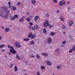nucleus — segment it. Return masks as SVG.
I'll use <instances>...</instances> for the list:
<instances>
[{"mask_svg": "<svg viewBox=\"0 0 75 75\" xmlns=\"http://www.w3.org/2000/svg\"><path fill=\"white\" fill-rule=\"evenodd\" d=\"M4 46H5V45H3V44L1 45H0V48H3L4 47Z\"/></svg>", "mask_w": 75, "mask_h": 75, "instance_id": "obj_31", "label": "nucleus"}, {"mask_svg": "<svg viewBox=\"0 0 75 75\" xmlns=\"http://www.w3.org/2000/svg\"><path fill=\"white\" fill-rule=\"evenodd\" d=\"M19 44V43L18 42H15V45L16 47Z\"/></svg>", "mask_w": 75, "mask_h": 75, "instance_id": "obj_19", "label": "nucleus"}, {"mask_svg": "<svg viewBox=\"0 0 75 75\" xmlns=\"http://www.w3.org/2000/svg\"><path fill=\"white\" fill-rule=\"evenodd\" d=\"M55 33H52V32H51L50 33V35L51 36H54L55 35Z\"/></svg>", "mask_w": 75, "mask_h": 75, "instance_id": "obj_15", "label": "nucleus"}, {"mask_svg": "<svg viewBox=\"0 0 75 75\" xmlns=\"http://www.w3.org/2000/svg\"><path fill=\"white\" fill-rule=\"evenodd\" d=\"M31 2L33 4L35 5V4H36V1L35 0H32Z\"/></svg>", "mask_w": 75, "mask_h": 75, "instance_id": "obj_10", "label": "nucleus"}, {"mask_svg": "<svg viewBox=\"0 0 75 75\" xmlns=\"http://www.w3.org/2000/svg\"><path fill=\"white\" fill-rule=\"evenodd\" d=\"M5 31L6 33L8 32L9 31V28H6L5 29Z\"/></svg>", "mask_w": 75, "mask_h": 75, "instance_id": "obj_16", "label": "nucleus"}, {"mask_svg": "<svg viewBox=\"0 0 75 75\" xmlns=\"http://www.w3.org/2000/svg\"><path fill=\"white\" fill-rule=\"evenodd\" d=\"M20 4V2H18L17 4V6H19Z\"/></svg>", "mask_w": 75, "mask_h": 75, "instance_id": "obj_47", "label": "nucleus"}, {"mask_svg": "<svg viewBox=\"0 0 75 75\" xmlns=\"http://www.w3.org/2000/svg\"><path fill=\"white\" fill-rule=\"evenodd\" d=\"M8 48H9L10 49H13L14 47H13L10 45H8Z\"/></svg>", "mask_w": 75, "mask_h": 75, "instance_id": "obj_17", "label": "nucleus"}, {"mask_svg": "<svg viewBox=\"0 0 75 75\" xmlns=\"http://www.w3.org/2000/svg\"><path fill=\"white\" fill-rule=\"evenodd\" d=\"M66 42L65 41H64L63 42H62V43L63 44H65V43H66Z\"/></svg>", "mask_w": 75, "mask_h": 75, "instance_id": "obj_44", "label": "nucleus"}, {"mask_svg": "<svg viewBox=\"0 0 75 75\" xmlns=\"http://www.w3.org/2000/svg\"><path fill=\"white\" fill-rule=\"evenodd\" d=\"M8 15L6 13V14L5 15V18H7L8 17Z\"/></svg>", "mask_w": 75, "mask_h": 75, "instance_id": "obj_30", "label": "nucleus"}, {"mask_svg": "<svg viewBox=\"0 0 75 75\" xmlns=\"http://www.w3.org/2000/svg\"><path fill=\"white\" fill-rule=\"evenodd\" d=\"M46 63H47V65H52V64L50 61H46Z\"/></svg>", "mask_w": 75, "mask_h": 75, "instance_id": "obj_9", "label": "nucleus"}, {"mask_svg": "<svg viewBox=\"0 0 75 75\" xmlns=\"http://www.w3.org/2000/svg\"><path fill=\"white\" fill-rule=\"evenodd\" d=\"M39 28V26H38L37 25H35L34 26H33L32 27V29L33 30L35 31V30H38Z\"/></svg>", "mask_w": 75, "mask_h": 75, "instance_id": "obj_3", "label": "nucleus"}, {"mask_svg": "<svg viewBox=\"0 0 75 75\" xmlns=\"http://www.w3.org/2000/svg\"><path fill=\"white\" fill-rule=\"evenodd\" d=\"M18 48H20L21 47V45L19 43L17 46H16Z\"/></svg>", "mask_w": 75, "mask_h": 75, "instance_id": "obj_35", "label": "nucleus"}, {"mask_svg": "<svg viewBox=\"0 0 75 75\" xmlns=\"http://www.w3.org/2000/svg\"><path fill=\"white\" fill-rule=\"evenodd\" d=\"M2 39V37L1 36H0V41Z\"/></svg>", "mask_w": 75, "mask_h": 75, "instance_id": "obj_52", "label": "nucleus"}, {"mask_svg": "<svg viewBox=\"0 0 75 75\" xmlns=\"http://www.w3.org/2000/svg\"><path fill=\"white\" fill-rule=\"evenodd\" d=\"M4 26H2V27L1 28L2 29H4Z\"/></svg>", "mask_w": 75, "mask_h": 75, "instance_id": "obj_54", "label": "nucleus"}, {"mask_svg": "<svg viewBox=\"0 0 75 75\" xmlns=\"http://www.w3.org/2000/svg\"><path fill=\"white\" fill-rule=\"evenodd\" d=\"M67 4H70V2H69V1L67 2Z\"/></svg>", "mask_w": 75, "mask_h": 75, "instance_id": "obj_58", "label": "nucleus"}, {"mask_svg": "<svg viewBox=\"0 0 75 75\" xmlns=\"http://www.w3.org/2000/svg\"><path fill=\"white\" fill-rule=\"evenodd\" d=\"M30 44L31 45H34V41L32 40L30 42Z\"/></svg>", "mask_w": 75, "mask_h": 75, "instance_id": "obj_14", "label": "nucleus"}, {"mask_svg": "<svg viewBox=\"0 0 75 75\" xmlns=\"http://www.w3.org/2000/svg\"><path fill=\"white\" fill-rule=\"evenodd\" d=\"M3 12H4L3 10H0V16L1 17H3L4 16L2 15V14H3Z\"/></svg>", "mask_w": 75, "mask_h": 75, "instance_id": "obj_8", "label": "nucleus"}, {"mask_svg": "<svg viewBox=\"0 0 75 75\" xmlns=\"http://www.w3.org/2000/svg\"><path fill=\"white\" fill-rule=\"evenodd\" d=\"M72 24H73V22L72 21L69 22V25L70 26H71Z\"/></svg>", "mask_w": 75, "mask_h": 75, "instance_id": "obj_23", "label": "nucleus"}, {"mask_svg": "<svg viewBox=\"0 0 75 75\" xmlns=\"http://www.w3.org/2000/svg\"><path fill=\"white\" fill-rule=\"evenodd\" d=\"M47 42L48 44H51L52 42V39L51 38H49L47 40Z\"/></svg>", "mask_w": 75, "mask_h": 75, "instance_id": "obj_7", "label": "nucleus"}, {"mask_svg": "<svg viewBox=\"0 0 75 75\" xmlns=\"http://www.w3.org/2000/svg\"><path fill=\"white\" fill-rule=\"evenodd\" d=\"M38 57H40V56L39 55H38V54H37L36 55V57H38Z\"/></svg>", "mask_w": 75, "mask_h": 75, "instance_id": "obj_60", "label": "nucleus"}, {"mask_svg": "<svg viewBox=\"0 0 75 75\" xmlns=\"http://www.w3.org/2000/svg\"><path fill=\"white\" fill-rule=\"evenodd\" d=\"M19 21H20V22H23L24 20L22 19H19Z\"/></svg>", "mask_w": 75, "mask_h": 75, "instance_id": "obj_38", "label": "nucleus"}, {"mask_svg": "<svg viewBox=\"0 0 75 75\" xmlns=\"http://www.w3.org/2000/svg\"><path fill=\"white\" fill-rule=\"evenodd\" d=\"M45 17H50V15L48 14H46Z\"/></svg>", "mask_w": 75, "mask_h": 75, "instance_id": "obj_36", "label": "nucleus"}, {"mask_svg": "<svg viewBox=\"0 0 75 75\" xmlns=\"http://www.w3.org/2000/svg\"><path fill=\"white\" fill-rule=\"evenodd\" d=\"M27 16H29V15H30V13L28 12L27 13Z\"/></svg>", "mask_w": 75, "mask_h": 75, "instance_id": "obj_46", "label": "nucleus"}, {"mask_svg": "<svg viewBox=\"0 0 75 75\" xmlns=\"http://www.w3.org/2000/svg\"><path fill=\"white\" fill-rule=\"evenodd\" d=\"M39 18V16H36L35 17V21H37V20Z\"/></svg>", "mask_w": 75, "mask_h": 75, "instance_id": "obj_11", "label": "nucleus"}, {"mask_svg": "<svg viewBox=\"0 0 75 75\" xmlns=\"http://www.w3.org/2000/svg\"><path fill=\"white\" fill-rule=\"evenodd\" d=\"M10 18L11 20H14V17H13V16H11L10 17Z\"/></svg>", "mask_w": 75, "mask_h": 75, "instance_id": "obj_22", "label": "nucleus"}, {"mask_svg": "<svg viewBox=\"0 0 75 75\" xmlns=\"http://www.w3.org/2000/svg\"><path fill=\"white\" fill-rule=\"evenodd\" d=\"M8 5H11V2H9L8 3Z\"/></svg>", "mask_w": 75, "mask_h": 75, "instance_id": "obj_49", "label": "nucleus"}, {"mask_svg": "<svg viewBox=\"0 0 75 75\" xmlns=\"http://www.w3.org/2000/svg\"><path fill=\"white\" fill-rule=\"evenodd\" d=\"M37 58L38 59H39V58H40V57H37Z\"/></svg>", "mask_w": 75, "mask_h": 75, "instance_id": "obj_55", "label": "nucleus"}, {"mask_svg": "<svg viewBox=\"0 0 75 75\" xmlns=\"http://www.w3.org/2000/svg\"><path fill=\"white\" fill-rule=\"evenodd\" d=\"M0 10H4L5 11H6L7 10V8L5 6H2V8H0Z\"/></svg>", "mask_w": 75, "mask_h": 75, "instance_id": "obj_6", "label": "nucleus"}, {"mask_svg": "<svg viewBox=\"0 0 75 75\" xmlns=\"http://www.w3.org/2000/svg\"><path fill=\"white\" fill-rule=\"evenodd\" d=\"M37 75H40V73L38 71L37 72Z\"/></svg>", "mask_w": 75, "mask_h": 75, "instance_id": "obj_45", "label": "nucleus"}, {"mask_svg": "<svg viewBox=\"0 0 75 75\" xmlns=\"http://www.w3.org/2000/svg\"><path fill=\"white\" fill-rule=\"evenodd\" d=\"M2 51H4V49H2Z\"/></svg>", "mask_w": 75, "mask_h": 75, "instance_id": "obj_63", "label": "nucleus"}, {"mask_svg": "<svg viewBox=\"0 0 75 75\" xmlns=\"http://www.w3.org/2000/svg\"><path fill=\"white\" fill-rule=\"evenodd\" d=\"M25 63L26 65H27V62H25Z\"/></svg>", "mask_w": 75, "mask_h": 75, "instance_id": "obj_56", "label": "nucleus"}, {"mask_svg": "<svg viewBox=\"0 0 75 75\" xmlns=\"http://www.w3.org/2000/svg\"><path fill=\"white\" fill-rule=\"evenodd\" d=\"M67 10H71V9L70 8V7H68Z\"/></svg>", "mask_w": 75, "mask_h": 75, "instance_id": "obj_51", "label": "nucleus"}, {"mask_svg": "<svg viewBox=\"0 0 75 75\" xmlns=\"http://www.w3.org/2000/svg\"><path fill=\"white\" fill-rule=\"evenodd\" d=\"M26 20L28 22H30V19L29 18H27Z\"/></svg>", "mask_w": 75, "mask_h": 75, "instance_id": "obj_25", "label": "nucleus"}, {"mask_svg": "<svg viewBox=\"0 0 75 75\" xmlns=\"http://www.w3.org/2000/svg\"><path fill=\"white\" fill-rule=\"evenodd\" d=\"M40 68L41 69H45V67L44 66H41Z\"/></svg>", "mask_w": 75, "mask_h": 75, "instance_id": "obj_32", "label": "nucleus"}, {"mask_svg": "<svg viewBox=\"0 0 75 75\" xmlns=\"http://www.w3.org/2000/svg\"><path fill=\"white\" fill-rule=\"evenodd\" d=\"M72 49L73 50L75 51V46H74L73 47Z\"/></svg>", "mask_w": 75, "mask_h": 75, "instance_id": "obj_42", "label": "nucleus"}, {"mask_svg": "<svg viewBox=\"0 0 75 75\" xmlns=\"http://www.w3.org/2000/svg\"><path fill=\"white\" fill-rule=\"evenodd\" d=\"M18 16L17 15H15L14 16V18L15 19H16L17 18H18Z\"/></svg>", "mask_w": 75, "mask_h": 75, "instance_id": "obj_21", "label": "nucleus"}, {"mask_svg": "<svg viewBox=\"0 0 75 75\" xmlns=\"http://www.w3.org/2000/svg\"><path fill=\"white\" fill-rule=\"evenodd\" d=\"M10 68H12V65L10 66Z\"/></svg>", "mask_w": 75, "mask_h": 75, "instance_id": "obj_59", "label": "nucleus"}, {"mask_svg": "<svg viewBox=\"0 0 75 75\" xmlns=\"http://www.w3.org/2000/svg\"><path fill=\"white\" fill-rule=\"evenodd\" d=\"M43 33L45 34H47V30L46 29H43Z\"/></svg>", "mask_w": 75, "mask_h": 75, "instance_id": "obj_24", "label": "nucleus"}, {"mask_svg": "<svg viewBox=\"0 0 75 75\" xmlns=\"http://www.w3.org/2000/svg\"><path fill=\"white\" fill-rule=\"evenodd\" d=\"M73 39V38H71V40H72Z\"/></svg>", "mask_w": 75, "mask_h": 75, "instance_id": "obj_64", "label": "nucleus"}, {"mask_svg": "<svg viewBox=\"0 0 75 75\" xmlns=\"http://www.w3.org/2000/svg\"><path fill=\"white\" fill-rule=\"evenodd\" d=\"M72 51H73L72 50V49H71L70 50L69 52L71 53L72 52Z\"/></svg>", "mask_w": 75, "mask_h": 75, "instance_id": "obj_41", "label": "nucleus"}, {"mask_svg": "<svg viewBox=\"0 0 75 75\" xmlns=\"http://www.w3.org/2000/svg\"><path fill=\"white\" fill-rule=\"evenodd\" d=\"M14 69H15V71L16 72L17 71V70H18V69L17 68V66H15L14 67Z\"/></svg>", "mask_w": 75, "mask_h": 75, "instance_id": "obj_27", "label": "nucleus"}, {"mask_svg": "<svg viewBox=\"0 0 75 75\" xmlns=\"http://www.w3.org/2000/svg\"><path fill=\"white\" fill-rule=\"evenodd\" d=\"M62 65H59L57 66V68L58 69H61V68H62Z\"/></svg>", "mask_w": 75, "mask_h": 75, "instance_id": "obj_12", "label": "nucleus"}, {"mask_svg": "<svg viewBox=\"0 0 75 75\" xmlns=\"http://www.w3.org/2000/svg\"><path fill=\"white\" fill-rule=\"evenodd\" d=\"M53 2L54 3H57V2H58V0H53Z\"/></svg>", "mask_w": 75, "mask_h": 75, "instance_id": "obj_33", "label": "nucleus"}, {"mask_svg": "<svg viewBox=\"0 0 75 75\" xmlns=\"http://www.w3.org/2000/svg\"><path fill=\"white\" fill-rule=\"evenodd\" d=\"M45 21H46V22L44 23V27H47V26L50 27H49L50 28L53 27L54 25H51V24L49 23V22H48V20H45Z\"/></svg>", "mask_w": 75, "mask_h": 75, "instance_id": "obj_1", "label": "nucleus"}, {"mask_svg": "<svg viewBox=\"0 0 75 75\" xmlns=\"http://www.w3.org/2000/svg\"><path fill=\"white\" fill-rule=\"evenodd\" d=\"M63 34H66V33H65V32H64Z\"/></svg>", "mask_w": 75, "mask_h": 75, "instance_id": "obj_62", "label": "nucleus"}, {"mask_svg": "<svg viewBox=\"0 0 75 75\" xmlns=\"http://www.w3.org/2000/svg\"><path fill=\"white\" fill-rule=\"evenodd\" d=\"M35 35L34 34H33L32 35V32H31L29 34L28 37V38H30L31 39H34L35 38Z\"/></svg>", "mask_w": 75, "mask_h": 75, "instance_id": "obj_2", "label": "nucleus"}, {"mask_svg": "<svg viewBox=\"0 0 75 75\" xmlns=\"http://www.w3.org/2000/svg\"><path fill=\"white\" fill-rule=\"evenodd\" d=\"M65 4V2L64 0H62L61 1H60L59 3V4L60 6H63V4Z\"/></svg>", "mask_w": 75, "mask_h": 75, "instance_id": "obj_4", "label": "nucleus"}, {"mask_svg": "<svg viewBox=\"0 0 75 75\" xmlns=\"http://www.w3.org/2000/svg\"><path fill=\"white\" fill-rule=\"evenodd\" d=\"M29 28L30 29H31V28H32L31 26H30V25H29Z\"/></svg>", "mask_w": 75, "mask_h": 75, "instance_id": "obj_50", "label": "nucleus"}, {"mask_svg": "<svg viewBox=\"0 0 75 75\" xmlns=\"http://www.w3.org/2000/svg\"><path fill=\"white\" fill-rule=\"evenodd\" d=\"M62 28L63 30H65V29H66V27H65V26L64 25H63L62 26Z\"/></svg>", "mask_w": 75, "mask_h": 75, "instance_id": "obj_28", "label": "nucleus"}, {"mask_svg": "<svg viewBox=\"0 0 75 75\" xmlns=\"http://www.w3.org/2000/svg\"><path fill=\"white\" fill-rule=\"evenodd\" d=\"M33 16H29V18H30V19H32V18H33Z\"/></svg>", "mask_w": 75, "mask_h": 75, "instance_id": "obj_39", "label": "nucleus"}, {"mask_svg": "<svg viewBox=\"0 0 75 75\" xmlns=\"http://www.w3.org/2000/svg\"><path fill=\"white\" fill-rule=\"evenodd\" d=\"M6 14H7L8 15V14H10V10H8L7 11H6Z\"/></svg>", "mask_w": 75, "mask_h": 75, "instance_id": "obj_29", "label": "nucleus"}, {"mask_svg": "<svg viewBox=\"0 0 75 75\" xmlns=\"http://www.w3.org/2000/svg\"><path fill=\"white\" fill-rule=\"evenodd\" d=\"M16 58L18 60H20V57H16Z\"/></svg>", "mask_w": 75, "mask_h": 75, "instance_id": "obj_34", "label": "nucleus"}, {"mask_svg": "<svg viewBox=\"0 0 75 75\" xmlns=\"http://www.w3.org/2000/svg\"><path fill=\"white\" fill-rule=\"evenodd\" d=\"M25 16H24L23 17H22V18H25Z\"/></svg>", "mask_w": 75, "mask_h": 75, "instance_id": "obj_53", "label": "nucleus"}, {"mask_svg": "<svg viewBox=\"0 0 75 75\" xmlns=\"http://www.w3.org/2000/svg\"><path fill=\"white\" fill-rule=\"evenodd\" d=\"M56 13H59V10H57L56 11Z\"/></svg>", "mask_w": 75, "mask_h": 75, "instance_id": "obj_48", "label": "nucleus"}, {"mask_svg": "<svg viewBox=\"0 0 75 75\" xmlns=\"http://www.w3.org/2000/svg\"><path fill=\"white\" fill-rule=\"evenodd\" d=\"M59 49L58 48L56 50V52H59Z\"/></svg>", "mask_w": 75, "mask_h": 75, "instance_id": "obj_37", "label": "nucleus"}, {"mask_svg": "<svg viewBox=\"0 0 75 75\" xmlns=\"http://www.w3.org/2000/svg\"><path fill=\"white\" fill-rule=\"evenodd\" d=\"M29 24L30 25H33V23L32 22H30L29 23Z\"/></svg>", "mask_w": 75, "mask_h": 75, "instance_id": "obj_43", "label": "nucleus"}, {"mask_svg": "<svg viewBox=\"0 0 75 75\" xmlns=\"http://www.w3.org/2000/svg\"><path fill=\"white\" fill-rule=\"evenodd\" d=\"M11 7V5H9V7L10 8Z\"/></svg>", "mask_w": 75, "mask_h": 75, "instance_id": "obj_57", "label": "nucleus"}, {"mask_svg": "<svg viewBox=\"0 0 75 75\" xmlns=\"http://www.w3.org/2000/svg\"><path fill=\"white\" fill-rule=\"evenodd\" d=\"M10 52H11V53H12L13 54H14L16 53V51L15 50V49L14 47L12 49H10Z\"/></svg>", "mask_w": 75, "mask_h": 75, "instance_id": "obj_5", "label": "nucleus"}, {"mask_svg": "<svg viewBox=\"0 0 75 75\" xmlns=\"http://www.w3.org/2000/svg\"><path fill=\"white\" fill-rule=\"evenodd\" d=\"M23 40L24 41H28L30 40V39L28 38H25Z\"/></svg>", "mask_w": 75, "mask_h": 75, "instance_id": "obj_20", "label": "nucleus"}, {"mask_svg": "<svg viewBox=\"0 0 75 75\" xmlns=\"http://www.w3.org/2000/svg\"><path fill=\"white\" fill-rule=\"evenodd\" d=\"M11 9L12 10H17V8H16V7L15 6H13L11 8Z\"/></svg>", "mask_w": 75, "mask_h": 75, "instance_id": "obj_13", "label": "nucleus"}, {"mask_svg": "<svg viewBox=\"0 0 75 75\" xmlns=\"http://www.w3.org/2000/svg\"><path fill=\"white\" fill-rule=\"evenodd\" d=\"M60 20H61L62 21H65V19H63V17H60Z\"/></svg>", "mask_w": 75, "mask_h": 75, "instance_id": "obj_18", "label": "nucleus"}, {"mask_svg": "<svg viewBox=\"0 0 75 75\" xmlns=\"http://www.w3.org/2000/svg\"><path fill=\"white\" fill-rule=\"evenodd\" d=\"M16 57H19V56H18V55L16 54Z\"/></svg>", "mask_w": 75, "mask_h": 75, "instance_id": "obj_61", "label": "nucleus"}, {"mask_svg": "<svg viewBox=\"0 0 75 75\" xmlns=\"http://www.w3.org/2000/svg\"><path fill=\"white\" fill-rule=\"evenodd\" d=\"M42 55H43V56H45H45H48V54L46 53H42Z\"/></svg>", "mask_w": 75, "mask_h": 75, "instance_id": "obj_26", "label": "nucleus"}, {"mask_svg": "<svg viewBox=\"0 0 75 75\" xmlns=\"http://www.w3.org/2000/svg\"><path fill=\"white\" fill-rule=\"evenodd\" d=\"M11 54V52H10H10H8V55H10Z\"/></svg>", "mask_w": 75, "mask_h": 75, "instance_id": "obj_40", "label": "nucleus"}]
</instances>
